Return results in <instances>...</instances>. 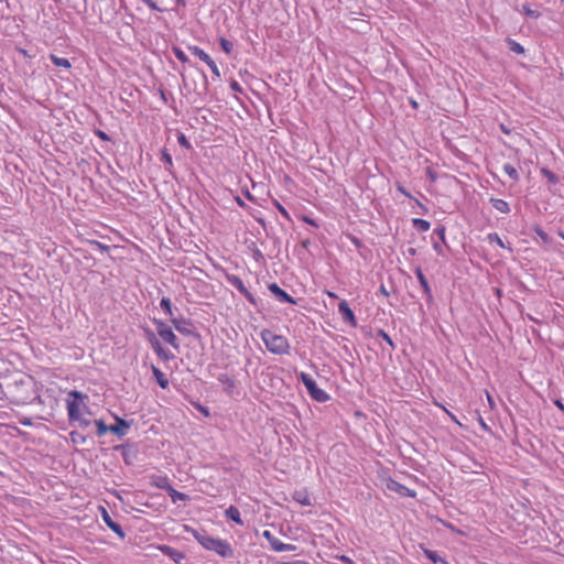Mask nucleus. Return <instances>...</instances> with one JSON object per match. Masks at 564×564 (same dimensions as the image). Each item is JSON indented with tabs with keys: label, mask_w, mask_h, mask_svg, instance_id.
I'll return each instance as SVG.
<instances>
[{
	"label": "nucleus",
	"mask_w": 564,
	"mask_h": 564,
	"mask_svg": "<svg viewBox=\"0 0 564 564\" xmlns=\"http://www.w3.org/2000/svg\"><path fill=\"white\" fill-rule=\"evenodd\" d=\"M86 398L87 395L83 392L73 390L68 393L67 399L68 420L70 423L77 422L80 427H88L91 424V421L84 417L79 412V403Z\"/></svg>",
	"instance_id": "obj_1"
},
{
	"label": "nucleus",
	"mask_w": 564,
	"mask_h": 564,
	"mask_svg": "<svg viewBox=\"0 0 564 564\" xmlns=\"http://www.w3.org/2000/svg\"><path fill=\"white\" fill-rule=\"evenodd\" d=\"M261 339L263 340L267 349L275 355H283L289 351L290 345L288 339L282 335H276L270 329L261 332Z\"/></svg>",
	"instance_id": "obj_2"
},
{
	"label": "nucleus",
	"mask_w": 564,
	"mask_h": 564,
	"mask_svg": "<svg viewBox=\"0 0 564 564\" xmlns=\"http://www.w3.org/2000/svg\"><path fill=\"white\" fill-rule=\"evenodd\" d=\"M300 379L313 400L317 402H326L329 399L328 393L318 388L317 383L310 375L301 372Z\"/></svg>",
	"instance_id": "obj_3"
},
{
	"label": "nucleus",
	"mask_w": 564,
	"mask_h": 564,
	"mask_svg": "<svg viewBox=\"0 0 564 564\" xmlns=\"http://www.w3.org/2000/svg\"><path fill=\"white\" fill-rule=\"evenodd\" d=\"M154 325L156 326L158 335L167 344H170L173 348L178 349L180 343L176 335L173 333L172 328L161 319H154Z\"/></svg>",
	"instance_id": "obj_4"
},
{
	"label": "nucleus",
	"mask_w": 564,
	"mask_h": 564,
	"mask_svg": "<svg viewBox=\"0 0 564 564\" xmlns=\"http://www.w3.org/2000/svg\"><path fill=\"white\" fill-rule=\"evenodd\" d=\"M113 451L121 452L123 462L128 466H132L138 457V449L130 443L113 446Z\"/></svg>",
	"instance_id": "obj_5"
},
{
	"label": "nucleus",
	"mask_w": 564,
	"mask_h": 564,
	"mask_svg": "<svg viewBox=\"0 0 564 564\" xmlns=\"http://www.w3.org/2000/svg\"><path fill=\"white\" fill-rule=\"evenodd\" d=\"M226 280L231 286L237 289L247 299L249 303H251L252 305L257 304L256 297L247 290L242 280L238 275L226 274Z\"/></svg>",
	"instance_id": "obj_6"
},
{
	"label": "nucleus",
	"mask_w": 564,
	"mask_h": 564,
	"mask_svg": "<svg viewBox=\"0 0 564 564\" xmlns=\"http://www.w3.org/2000/svg\"><path fill=\"white\" fill-rule=\"evenodd\" d=\"M262 536L270 543L275 552H293L296 550L294 544H286L276 539L269 530L263 531Z\"/></svg>",
	"instance_id": "obj_7"
},
{
	"label": "nucleus",
	"mask_w": 564,
	"mask_h": 564,
	"mask_svg": "<svg viewBox=\"0 0 564 564\" xmlns=\"http://www.w3.org/2000/svg\"><path fill=\"white\" fill-rule=\"evenodd\" d=\"M171 323L174 325L175 329L186 336H194L195 338H199V334L194 332L192 328V323L188 319L183 317H171Z\"/></svg>",
	"instance_id": "obj_8"
},
{
	"label": "nucleus",
	"mask_w": 564,
	"mask_h": 564,
	"mask_svg": "<svg viewBox=\"0 0 564 564\" xmlns=\"http://www.w3.org/2000/svg\"><path fill=\"white\" fill-rule=\"evenodd\" d=\"M186 531L187 532H191L192 535L196 539V541L206 550L208 551H212L213 546H214V543L215 541L217 540V538H213L208 534H206L204 531L203 532H199L198 530L196 529H189V528H186Z\"/></svg>",
	"instance_id": "obj_9"
},
{
	"label": "nucleus",
	"mask_w": 564,
	"mask_h": 564,
	"mask_svg": "<svg viewBox=\"0 0 564 564\" xmlns=\"http://www.w3.org/2000/svg\"><path fill=\"white\" fill-rule=\"evenodd\" d=\"M215 553L224 558H230L234 556L235 552L232 546L226 540L217 539L212 549Z\"/></svg>",
	"instance_id": "obj_10"
},
{
	"label": "nucleus",
	"mask_w": 564,
	"mask_h": 564,
	"mask_svg": "<svg viewBox=\"0 0 564 564\" xmlns=\"http://www.w3.org/2000/svg\"><path fill=\"white\" fill-rule=\"evenodd\" d=\"M268 289L279 302L294 305L296 304V301L284 290H282L276 283L269 284Z\"/></svg>",
	"instance_id": "obj_11"
},
{
	"label": "nucleus",
	"mask_w": 564,
	"mask_h": 564,
	"mask_svg": "<svg viewBox=\"0 0 564 564\" xmlns=\"http://www.w3.org/2000/svg\"><path fill=\"white\" fill-rule=\"evenodd\" d=\"M338 312L344 322L349 323L351 326L357 325L355 314L346 300L339 302Z\"/></svg>",
	"instance_id": "obj_12"
},
{
	"label": "nucleus",
	"mask_w": 564,
	"mask_h": 564,
	"mask_svg": "<svg viewBox=\"0 0 564 564\" xmlns=\"http://www.w3.org/2000/svg\"><path fill=\"white\" fill-rule=\"evenodd\" d=\"M414 273L419 280V283L420 285L422 286L423 289V292L425 294V297H426V302L430 304L433 302V294H432V290H431V286L429 284V281L427 279L425 278L422 269L420 267H416L415 270H414Z\"/></svg>",
	"instance_id": "obj_13"
},
{
	"label": "nucleus",
	"mask_w": 564,
	"mask_h": 564,
	"mask_svg": "<svg viewBox=\"0 0 564 564\" xmlns=\"http://www.w3.org/2000/svg\"><path fill=\"white\" fill-rule=\"evenodd\" d=\"M101 516H102V520L107 524V527L110 530H112L120 539L123 540L126 538V533H124L123 529L121 528V525L119 523H117L112 520V518L110 517V514L108 513V511L105 508H101Z\"/></svg>",
	"instance_id": "obj_14"
},
{
	"label": "nucleus",
	"mask_w": 564,
	"mask_h": 564,
	"mask_svg": "<svg viewBox=\"0 0 564 564\" xmlns=\"http://www.w3.org/2000/svg\"><path fill=\"white\" fill-rule=\"evenodd\" d=\"M115 419L116 424L109 425V432L122 437L127 434V430L131 426V422L119 416H116Z\"/></svg>",
	"instance_id": "obj_15"
},
{
	"label": "nucleus",
	"mask_w": 564,
	"mask_h": 564,
	"mask_svg": "<svg viewBox=\"0 0 564 564\" xmlns=\"http://www.w3.org/2000/svg\"><path fill=\"white\" fill-rule=\"evenodd\" d=\"M158 549L162 552V554L170 557L174 563L180 564L185 558V554L182 551H178L170 545L163 544Z\"/></svg>",
	"instance_id": "obj_16"
},
{
	"label": "nucleus",
	"mask_w": 564,
	"mask_h": 564,
	"mask_svg": "<svg viewBox=\"0 0 564 564\" xmlns=\"http://www.w3.org/2000/svg\"><path fill=\"white\" fill-rule=\"evenodd\" d=\"M217 379L221 383L223 390L227 394L231 395L236 389L235 380L231 377H229L227 373H220Z\"/></svg>",
	"instance_id": "obj_17"
},
{
	"label": "nucleus",
	"mask_w": 564,
	"mask_h": 564,
	"mask_svg": "<svg viewBox=\"0 0 564 564\" xmlns=\"http://www.w3.org/2000/svg\"><path fill=\"white\" fill-rule=\"evenodd\" d=\"M388 488L390 490H393L398 494H400L401 496H404V497H414L415 496V491L401 485L400 482L395 481V480H390V482L388 484Z\"/></svg>",
	"instance_id": "obj_18"
},
{
	"label": "nucleus",
	"mask_w": 564,
	"mask_h": 564,
	"mask_svg": "<svg viewBox=\"0 0 564 564\" xmlns=\"http://www.w3.org/2000/svg\"><path fill=\"white\" fill-rule=\"evenodd\" d=\"M151 370H152L153 377L155 378L158 384L162 389H166L169 387L170 382H169V379L165 377V375L155 366H152Z\"/></svg>",
	"instance_id": "obj_19"
},
{
	"label": "nucleus",
	"mask_w": 564,
	"mask_h": 564,
	"mask_svg": "<svg viewBox=\"0 0 564 564\" xmlns=\"http://www.w3.org/2000/svg\"><path fill=\"white\" fill-rule=\"evenodd\" d=\"M225 516L227 519L236 522L237 524H240V525L243 524V521L240 517V512H239L238 508H236L235 506H230L229 508H227L225 510Z\"/></svg>",
	"instance_id": "obj_20"
},
{
	"label": "nucleus",
	"mask_w": 564,
	"mask_h": 564,
	"mask_svg": "<svg viewBox=\"0 0 564 564\" xmlns=\"http://www.w3.org/2000/svg\"><path fill=\"white\" fill-rule=\"evenodd\" d=\"M151 485L159 488L167 490L171 487L169 478L166 476H154L151 479Z\"/></svg>",
	"instance_id": "obj_21"
},
{
	"label": "nucleus",
	"mask_w": 564,
	"mask_h": 564,
	"mask_svg": "<svg viewBox=\"0 0 564 564\" xmlns=\"http://www.w3.org/2000/svg\"><path fill=\"white\" fill-rule=\"evenodd\" d=\"M490 203L496 210L503 214L510 213V206L506 200L500 198H491Z\"/></svg>",
	"instance_id": "obj_22"
},
{
	"label": "nucleus",
	"mask_w": 564,
	"mask_h": 564,
	"mask_svg": "<svg viewBox=\"0 0 564 564\" xmlns=\"http://www.w3.org/2000/svg\"><path fill=\"white\" fill-rule=\"evenodd\" d=\"M189 52L204 63L212 62V57L199 46H188Z\"/></svg>",
	"instance_id": "obj_23"
},
{
	"label": "nucleus",
	"mask_w": 564,
	"mask_h": 564,
	"mask_svg": "<svg viewBox=\"0 0 564 564\" xmlns=\"http://www.w3.org/2000/svg\"><path fill=\"white\" fill-rule=\"evenodd\" d=\"M425 556L431 560L434 564H448L447 561L437 554V552L430 549H423Z\"/></svg>",
	"instance_id": "obj_24"
},
{
	"label": "nucleus",
	"mask_w": 564,
	"mask_h": 564,
	"mask_svg": "<svg viewBox=\"0 0 564 564\" xmlns=\"http://www.w3.org/2000/svg\"><path fill=\"white\" fill-rule=\"evenodd\" d=\"M50 59L57 67H64V68H70L72 67L70 62L67 58H65V57H59V56H57L55 54H51L50 55Z\"/></svg>",
	"instance_id": "obj_25"
},
{
	"label": "nucleus",
	"mask_w": 564,
	"mask_h": 564,
	"mask_svg": "<svg viewBox=\"0 0 564 564\" xmlns=\"http://www.w3.org/2000/svg\"><path fill=\"white\" fill-rule=\"evenodd\" d=\"M166 492L169 494V496L171 497L172 501L173 502H176V501H185L188 499V496L183 494V492H180L177 490H175L172 486L169 487V489L166 490Z\"/></svg>",
	"instance_id": "obj_26"
},
{
	"label": "nucleus",
	"mask_w": 564,
	"mask_h": 564,
	"mask_svg": "<svg viewBox=\"0 0 564 564\" xmlns=\"http://www.w3.org/2000/svg\"><path fill=\"white\" fill-rule=\"evenodd\" d=\"M506 42H507V46H508V48H509L511 52H513V53H516V54H524V52H525L524 47H523L520 43H518L517 41H514V40H512V39L508 37V39L506 40Z\"/></svg>",
	"instance_id": "obj_27"
},
{
	"label": "nucleus",
	"mask_w": 564,
	"mask_h": 564,
	"mask_svg": "<svg viewBox=\"0 0 564 564\" xmlns=\"http://www.w3.org/2000/svg\"><path fill=\"white\" fill-rule=\"evenodd\" d=\"M521 12L524 15H527V17H529L531 19H534V20H536V19H539L541 17V13L538 10L531 9L529 3H523L522 4Z\"/></svg>",
	"instance_id": "obj_28"
},
{
	"label": "nucleus",
	"mask_w": 564,
	"mask_h": 564,
	"mask_svg": "<svg viewBox=\"0 0 564 564\" xmlns=\"http://www.w3.org/2000/svg\"><path fill=\"white\" fill-rule=\"evenodd\" d=\"M412 223L414 228L419 231H427L431 228L430 221L422 218H414Z\"/></svg>",
	"instance_id": "obj_29"
},
{
	"label": "nucleus",
	"mask_w": 564,
	"mask_h": 564,
	"mask_svg": "<svg viewBox=\"0 0 564 564\" xmlns=\"http://www.w3.org/2000/svg\"><path fill=\"white\" fill-rule=\"evenodd\" d=\"M294 499L302 506H311L312 505L311 499L308 498V496L305 491H296L294 494Z\"/></svg>",
	"instance_id": "obj_30"
},
{
	"label": "nucleus",
	"mask_w": 564,
	"mask_h": 564,
	"mask_svg": "<svg viewBox=\"0 0 564 564\" xmlns=\"http://www.w3.org/2000/svg\"><path fill=\"white\" fill-rule=\"evenodd\" d=\"M161 153H162L161 160L166 165L165 170L171 172V167L173 166V160H172L171 154L169 153V151L165 148L161 151Z\"/></svg>",
	"instance_id": "obj_31"
},
{
	"label": "nucleus",
	"mask_w": 564,
	"mask_h": 564,
	"mask_svg": "<svg viewBox=\"0 0 564 564\" xmlns=\"http://www.w3.org/2000/svg\"><path fill=\"white\" fill-rule=\"evenodd\" d=\"M503 171L505 173H507L513 181H519L520 176H519V173L518 171L516 170L514 166H512L511 164L509 163H506L503 165Z\"/></svg>",
	"instance_id": "obj_32"
},
{
	"label": "nucleus",
	"mask_w": 564,
	"mask_h": 564,
	"mask_svg": "<svg viewBox=\"0 0 564 564\" xmlns=\"http://www.w3.org/2000/svg\"><path fill=\"white\" fill-rule=\"evenodd\" d=\"M534 232L542 240V242L544 245H550L552 242L551 237L541 227H539V226L535 227Z\"/></svg>",
	"instance_id": "obj_33"
},
{
	"label": "nucleus",
	"mask_w": 564,
	"mask_h": 564,
	"mask_svg": "<svg viewBox=\"0 0 564 564\" xmlns=\"http://www.w3.org/2000/svg\"><path fill=\"white\" fill-rule=\"evenodd\" d=\"M160 307L171 317H173L172 302L169 297H163L160 302Z\"/></svg>",
	"instance_id": "obj_34"
},
{
	"label": "nucleus",
	"mask_w": 564,
	"mask_h": 564,
	"mask_svg": "<svg viewBox=\"0 0 564 564\" xmlns=\"http://www.w3.org/2000/svg\"><path fill=\"white\" fill-rule=\"evenodd\" d=\"M95 425L97 427V435L102 436L107 432H109V425H107L102 420H96Z\"/></svg>",
	"instance_id": "obj_35"
},
{
	"label": "nucleus",
	"mask_w": 564,
	"mask_h": 564,
	"mask_svg": "<svg viewBox=\"0 0 564 564\" xmlns=\"http://www.w3.org/2000/svg\"><path fill=\"white\" fill-rule=\"evenodd\" d=\"M175 57L182 62V63H189V58L187 57V55L184 53V51L177 46H173L172 48Z\"/></svg>",
	"instance_id": "obj_36"
},
{
	"label": "nucleus",
	"mask_w": 564,
	"mask_h": 564,
	"mask_svg": "<svg viewBox=\"0 0 564 564\" xmlns=\"http://www.w3.org/2000/svg\"><path fill=\"white\" fill-rule=\"evenodd\" d=\"M156 356L163 361H169L174 358V355L170 350L165 349L164 347L162 349H160V351L156 354Z\"/></svg>",
	"instance_id": "obj_37"
},
{
	"label": "nucleus",
	"mask_w": 564,
	"mask_h": 564,
	"mask_svg": "<svg viewBox=\"0 0 564 564\" xmlns=\"http://www.w3.org/2000/svg\"><path fill=\"white\" fill-rule=\"evenodd\" d=\"M219 44H220V46H221V48H223V51H224L225 53H227V54H230V53H231V51H232V48H234V45H232V43H231L230 41H228V40H227V39H225V37H220V40H219Z\"/></svg>",
	"instance_id": "obj_38"
},
{
	"label": "nucleus",
	"mask_w": 564,
	"mask_h": 564,
	"mask_svg": "<svg viewBox=\"0 0 564 564\" xmlns=\"http://www.w3.org/2000/svg\"><path fill=\"white\" fill-rule=\"evenodd\" d=\"M177 141H178V143H180V145H181V147H183V148H185V149H187V150H189V149L192 148V145H191V143H189V141H188V139H187V138L185 137V134H184V133H182V132H178V134H177Z\"/></svg>",
	"instance_id": "obj_39"
},
{
	"label": "nucleus",
	"mask_w": 564,
	"mask_h": 564,
	"mask_svg": "<svg viewBox=\"0 0 564 564\" xmlns=\"http://www.w3.org/2000/svg\"><path fill=\"white\" fill-rule=\"evenodd\" d=\"M378 336L381 337L392 349L395 348L393 340L383 329L378 330Z\"/></svg>",
	"instance_id": "obj_40"
},
{
	"label": "nucleus",
	"mask_w": 564,
	"mask_h": 564,
	"mask_svg": "<svg viewBox=\"0 0 564 564\" xmlns=\"http://www.w3.org/2000/svg\"><path fill=\"white\" fill-rule=\"evenodd\" d=\"M434 234L438 237V239L443 242V243H446L445 241V234H446V228L445 226H438L434 229Z\"/></svg>",
	"instance_id": "obj_41"
},
{
	"label": "nucleus",
	"mask_w": 564,
	"mask_h": 564,
	"mask_svg": "<svg viewBox=\"0 0 564 564\" xmlns=\"http://www.w3.org/2000/svg\"><path fill=\"white\" fill-rule=\"evenodd\" d=\"M488 240L490 242L495 241L499 247L501 248H505V243L503 241L501 240V238L498 236V234L494 232V234H489L488 235Z\"/></svg>",
	"instance_id": "obj_42"
},
{
	"label": "nucleus",
	"mask_w": 564,
	"mask_h": 564,
	"mask_svg": "<svg viewBox=\"0 0 564 564\" xmlns=\"http://www.w3.org/2000/svg\"><path fill=\"white\" fill-rule=\"evenodd\" d=\"M542 174H543L544 176H546V177L549 178V181H551L552 183H554V184H555V183L557 182V177H556V175H555L553 172H551L550 170H547V169H543V170H542Z\"/></svg>",
	"instance_id": "obj_43"
},
{
	"label": "nucleus",
	"mask_w": 564,
	"mask_h": 564,
	"mask_svg": "<svg viewBox=\"0 0 564 564\" xmlns=\"http://www.w3.org/2000/svg\"><path fill=\"white\" fill-rule=\"evenodd\" d=\"M208 65V67L210 68L212 73L216 76V77H220V72L215 63V61L212 58V62H207L206 63Z\"/></svg>",
	"instance_id": "obj_44"
},
{
	"label": "nucleus",
	"mask_w": 564,
	"mask_h": 564,
	"mask_svg": "<svg viewBox=\"0 0 564 564\" xmlns=\"http://www.w3.org/2000/svg\"><path fill=\"white\" fill-rule=\"evenodd\" d=\"M150 345L152 347V349L154 350L155 354H158L160 351V349L163 348V346L161 345L160 340L156 338L155 340L153 341H150Z\"/></svg>",
	"instance_id": "obj_45"
},
{
	"label": "nucleus",
	"mask_w": 564,
	"mask_h": 564,
	"mask_svg": "<svg viewBox=\"0 0 564 564\" xmlns=\"http://www.w3.org/2000/svg\"><path fill=\"white\" fill-rule=\"evenodd\" d=\"M69 435H70L73 442H77L78 440H80L82 442H85V436H83L80 433H78L76 431H73Z\"/></svg>",
	"instance_id": "obj_46"
},
{
	"label": "nucleus",
	"mask_w": 564,
	"mask_h": 564,
	"mask_svg": "<svg viewBox=\"0 0 564 564\" xmlns=\"http://www.w3.org/2000/svg\"><path fill=\"white\" fill-rule=\"evenodd\" d=\"M147 6H149L152 10H155V11H159V12H162L163 10L158 7V4L152 1V0H142Z\"/></svg>",
	"instance_id": "obj_47"
},
{
	"label": "nucleus",
	"mask_w": 564,
	"mask_h": 564,
	"mask_svg": "<svg viewBox=\"0 0 564 564\" xmlns=\"http://www.w3.org/2000/svg\"><path fill=\"white\" fill-rule=\"evenodd\" d=\"M144 333L149 343L156 339L155 334L150 328H145Z\"/></svg>",
	"instance_id": "obj_48"
},
{
	"label": "nucleus",
	"mask_w": 564,
	"mask_h": 564,
	"mask_svg": "<svg viewBox=\"0 0 564 564\" xmlns=\"http://www.w3.org/2000/svg\"><path fill=\"white\" fill-rule=\"evenodd\" d=\"M253 258H254L256 261L260 262V261H262L264 259V256H263V253L258 248H256L253 250Z\"/></svg>",
	"instance_id": "obj_49"
},
{
	"label": "nucleus",
	"mask_w": 564,
	"mask_h": 564,
	"mask_svg": "<svg viewBox=\"0 0 564 564\" xmlns=\"http://www.w3.org/2000/svg\"><path fill=\"white\" fill-rule=\"evenodd\" d=\"M230 88H231L234 91H238V93H241V91H242L241 86H240V85H239V83H238V82H236V80H232V82L230 83Z\"/></svg>",
	"instance_id": "obj_50"
},
{
	"label": "nucleus",
	"mask_w": 564,
	"mask_h": 564,
	"mask_svg": "<svg viewBox=\"0 0 564 564\" xmlns=\"http://www.w3.org/2000/svg\"><path fill=\"white\" fill-rule=\"evenodd\" d=\"M397 188H398V191H399L400 193H402L404 196H406V197H409V198H411V197H412V196H411V194H410V193H409V192H408V191H406L402 185L398 184Z\"/></svg>",
	"instance_id": "obj_51"
},
{
	"label": "nucleus",
	"mask_w": 564,
	"mask_h": 564,
	"mask_svg": "<svg viewBox=\"0 0 564 564\" xmlns=\"http://www.w3.org/2000/svg\"><path fill=\"white\" fill-rule=\"evenodd\" d=\"M433 249L436 251L437 254H443V248L440 242H434Z\"/></svg>",
	"instance_id": "obj_52"
},
{
	"label": "nucleus",
	"mask_w": 564,
	"mask_h": 564,
	"mask_svg": "<svg viewBox=\"0 0 564 564\" xmlns=\"http://www.w3.org/2000/svg\"><path fill=\"white\" fill-rule=\"evenodd\" d=\"M97 135L101 139V140H105V141H108L109 140V137L106 132L101 131V130H98L97 131Z\"/></svg>",
	"instance_id": "obj_53"
},
{
	"label": "nucleus",
	"mask_w": 564,
	"mask_h": 564,
	"mask_svg": "<svg viewBox=\"0 0 564 564\" xmlns=\"http://www.w3.org/2000/svg\"><path fill=\"white\" fill-rule=\"evenodd\" d=\"M197 409H198V411H199L200 413H203L205 416H209V411H208V409H207L206 406L198 405V406H197Z\"/></svg>",
	"instance_id": "obj_54"
},
{
	"label": "nucleus",
	"mask_w": 564,
	"mask_h": 564,
	"mask_svg": "<svg viewBox=\"0 0 564 564\" xmlns=\"http://www.w3.org/2000/svg\"><path fill=\"white\" fill-rule=\"evenodd\" d=\"M554 404H555V406H556L558 410H561L562 412H564V404H563V402H562L561 400H558V399L554 400Z\"/></svg>",
	"instance_id": "obj_55"
},
{
	"label": "nucleus",
	"mask_w": 564,
	"mask_h": 564,
	"mask_svg": "<svg viewBox=\"0 0 564 564\" xmlns=\"http://www.w3.org/2000/svg\"><path fill=\"white\" fill-rule=\"evenodd\" d=\"M94 245L97 246L99 249L101 250H105V251H108L109 247L99 242V241H94Z\"/></svg>",
	"instance_id": "obj_56"
},
{
	"label": "nucleus",
	"mask_w": 564,
	"mask_h": 564,
	"mask_svg": "<svg viewBox=\"0 0 564 564\" xmlns=\"http://www.w3.org/2000/svg\"><path fill=\"white\" fill-rule=\"evenodd\" d=\"M427 175L432 182L436 181V174L431 169H427Z\"/></svg>",
	"instance_id": "obj_57"
},
{
	"label": "nucleus",
	"mask_w": 564,
	"mask_h": 564,
	"mask_svg": "<svg viewBox=\"0 0 564 564\" xmlns=\"http://www.w3.org/2000/svg\"><path fill=\"white\" fill-rule=\"evenodd\" d=\"M159 93H160V97H161V99H162L164 102H166V101H167V96H166L165 90H164V89H162V88H160V89H159Z\"/></svg>",
	"instance_id": "obj_58"
},
{
	"label": "nucleus",
	"mask_w": 564,
	"mask_h": 564,
	"mask_svg": "<svg viewBox=\"0 0 564 564\" xmlns=\"http://www.w3.org/2000/svg\"><path fill=\"white\" fill-rule=\"evenodd\" d=\"M276 205H278V208L281 212V214L284 215L286 218H289V214H288L286 209L279 203Z\"/></svg>",
	"instance_id": "obj_59"
},
{
	"label": "nucleus",
	"mask_w": 564,
	"mask_h": 564,
	"mask_svg": "<svg viewBox=\"0 0 564 564\" xmlns=\"http://www.w3.org/2000/svg\"><path fill=\"white\" fill-rule=\"evenodd\" d=\"M20 422H21V424H23L24 426H31V425H32V421H31V419H28V417H26V419H24V420H21Z\"/></svg>",
	"instance_id": "obj_60"
},
{
	"label": "nucleus",
	"mask_w": 564,
	"mask_h": 564,
	"mask_svg": "<svg viewBox=\"0 0 564 564\" xmlns=\"http://www.w3.org/2000/svg\"><path fill=\"white\" fill-rule=\"evenodd\" d=\"M478 421H479V423H480L481 427H482L485 431H489V427L487 426V424L485 423V421L482 420V417H481V416H479Z\"/></svg>",
	"instance_id": "obj_61"
},
{
	"label": "nucleus",
	"mask_w": 564,
	"mask_h": 564,
	"mask_svg": "<svg viewBox=\"0 0 564 564\" xmlns=\"http://www.w3.org/2000/svg\"><path fill=\"white\" fill-rule=\"evenodd\" d=\"M379 292L386 296L389 295V292L387 291V289L383 284L380 285Z\"/></svg>",
	"instance_id": "obj_62"
},
{
	"label": "nucleus",
	"mask_w": 564,
	"mask_h": 564,
	"mask_svg": "<svg viewBox=\"0 0 564 564\" xmlns=\"http://www.w3.org/2000/svg\"><path fill=\"white\" fill-rule=\"evenodd\" d=\"M340 560H341L345 564H354V563H352V561H351L349 557L345 556V555L340 556Z\"/></svg>",
	"instance_id": "obj_63"
},
{
	"label": "nucleus",
	"mask_w": 564,
	"mask_h": 564,
	"mask_svg": "<svg viewBox=\"0 0 564 564\" xmlns=\"http://www.w3.org/2000/svg\"><path fill=\"white\" fill-rule=\"evenodd\" d=\"M236 202L237 204L240 206V207H245L246 206V203L239 197V196H236Z\"/></svg>",
	"instance_id": "obj_64"
}]
</instances>
